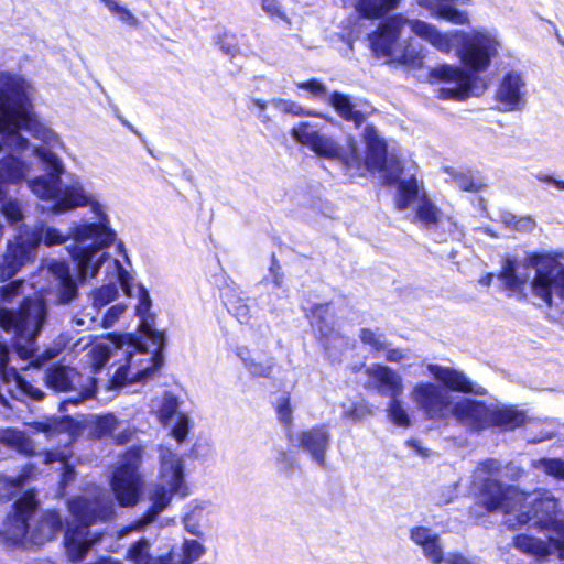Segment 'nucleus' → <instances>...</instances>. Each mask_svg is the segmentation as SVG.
Here are the masks:
<instances>
[{"label":"nucleus","mask_w":564,"mask_h":564,"mask_svg":"<svg viewBox=\"0 0 564 564\" xmlns=\"http://www.w3.org/2000/svg\"><path fill=\"white\" fill-rule=\"evenodd\" d=\"M500 42L487 32L473 31L463 34V42L456 50L462 66L443 64L431 70V76L444 83H455L454 87H441L437 97L443 100L465 101L474 95V89H486L487 85L477 74L486 72L494 58L499 55Z\"/></svg>","instance_id":"nucleus-1"},{"label":"nucleus","mask_w":564,"mask_h":564,"mask_svg":"<svg viewBox=\"0 0 564 564\" xmlns=\"http://www.w3.org/2000/svg\"><path fill=\"white\" fill-rule=\"evenodd\" d=\"M39 501L31 490L24 491L12 505V510L3 522L4 531L14 541L28 539L32 544L42 545L56 539L64 529L65 521L62 514L54 509L42 512L31 527Z\"/></svg>","instance_id":"nucleus-2"},{"label":"nucleus","mask_w":564,"mask_h":564,"mask_svg":"<svg viewBox=\"0 0 564 564\" xmlns=\"http://www.w3.org/2000/svg\"><path fill=\"white\" fill-rule=\"evenodd\" d=\"M42 239V229L22 225L12 239L8 240L6 250L0 257V282H7L0 285V301L9 303L21 293L23 280L11 279L25 263L34 260L36 248Z\"/></svg>","instance_id":"nucleus-3"},{"label":"nucleus","mask_w":564,"mask_h":564,"mask_svg":"<svg viewBox=\"0 0 564 564\" xmlns=\"http://www.w3.org/2000/svg\"><path fill=\"white\" fill-rule=\"evenodd\" d=\"M151 306L152 302L148 290L143 285H140L139 301L135 305V314L140 318V323L138 325V332L140 335L134 333L108 335V338H110L118 347L128 345L132 347L134 351L141 354L148 352V347L143 343L142 336H145L152 341L154 350L150 357L151 365L137 373L139 379L160 369L164 362L163 350L165 348V335L164 332L154 329V315L150 313Z\"/></svg>","instance_id":"nucleus-4"},{"label":"nucleus","mask_w":564,"mask_h":564,"mask_svg":"<svg viewBox=\"0 0 564 564\" xmlns=\"http://www.w3.org/2000/svg\"><path fill=\"white\" fill-rule=\"evenodd\" d=\"M525 260L534 269L530 282L533 295L549 307L553 305L554 295L564 300V263L561 262V254L533 251L527 254Z\"/></svg>","instance_id":"nucleus-5"},{"label":"nucleus","mask_w":564,"mask_h":564,"mask_svg":"<svg viewBox=\"0 0 564 564\" xmlns=\"http://www.w3.org/2000/svg\"><path fill=\"white\" fill-rule=\"evenodd\" d=\"M46 317V306L42 299L25 296L17 310L0 307V328L23 338L37 332Z\"/></svg>","instance_id":"nucleus-6"},{"label":"nucleus","mask_w":564,"mask_h":564,"mask_svg":"<svg viewBox=\"0 0 564 564\" xmlns=\"http://www.w3.org/2000/svg\"><path fill=\"white\" fill-rule=\"evenodd\" d=\"M44 382L55 392H77L76 399L68 400L73 404L91 399L97 392V380L94 377L85 376L75 367L61 362H53L45 369Z\"/></svg>","instance_id":"nucleus-7"},{"label":"nucleus","mask_w":564,"mask_h":564,"mask_svg":"<svg viewBox=\"0 0 564 564\" xmlns=\"http://www.w3.org/2000/svg\"><path fill=\"white\" fill-rule=\"evenodd\" d=\"M412 400L425 419L447 422L453 415V402L449 393L434 382L416 383L411 391Z\"/></svg>","instance_id":"nucleus-8"},{"label":"nucleus","mask_w":564,"mask_h":564,"mask_svg":"<svg viewBox=\"0 0 564 564\" xmlns=\"http://www.w3.org/2000/svg\"><path fill=\"white\" fill-rule=\"evenodd\" d=\"M68 511L76 522L75 527L84 530L95 523L112 519L115 510L111 501L102 497L75 496L68 501Z\"/></svg>","instance_id":"nucleus-9"},{"label":"nucleus","mask_w":564,"mask_h":564,"mask_svg":"<svg viewBox=\"0 0 564 564\" xmlns=\"http://www.w3.org/2000/svg\"><path fill=\"white\" fill-rule=\"evenodd\" d=\"M406 23L408 19L402 13H393L382 19L377 29L369 34L372 54L378 58H391L393 46Z\"/></svg>","instance_id":"nucleus-10"},{"label":"nucleus","mask_w":564,"mask_h":564,"mask_svg":"<svg viewBox=\"0 0 564 564\" xmlns=\"http://www.w3.org/2000/svg\"><path fill=\"white\" fill-rule=\"evenodd\" d=\"M455 420L469 432L480 433L490 429L491 405L485 401L462 398L453 405Z\"/></svg>","instance_id":"nucleus-11"},{"label":"nucleus","mask_w":564,"mask_h":564,"mask_svg":"<svg viewBox=\"0 0 564 564\" xmlns=\"http://www.w3.org/2000/svg\"><path fill=\"white\" fill-rule=\"evenodd\" d=\"M24 118L22 105L14 100L9 91L0 90V133L6 140L13 141L21 148L28 145V140L18 131Z\"/></svg>","instance_id":"nucleus-12"},{"label":"nucleus","mask_w":564,"mask_h":564,"mask_svg":"<svg viewBox=\"0 0 564 564\" xmlns=\"http://www.w3.org/2000/svg\"><path fill=\"white\" fill-rule=\"evenodd\" d=\"M427 370L447 392L453 391L479 397H484L488 393L487 389L475 384L460 369L438 364H430Z\"/></svg>","instance_id":"nucleus-13"},{"label":"nucleus","mask_w":564,"mask_h":564,"mask_svg":"<svg viewBox=\"0 0 564 564\" xmlns=\"http://www.w3.org/2000/svg\"><path fill=\"white\" fill-rule=\"evenodd\" d=\"M35 185L42 186L44 197L54 199L52 210L56 214L85 207L89 204V197L82 186L70 185L59 189L46 180L36 181Z\"/></svg>","instance_id":"nucleus-14"},{"label":"nucleus","mask_w":564,"mask_h":564,"mask_svg":"<svg viewBox=\"0 0 564 564\" xmlns=\"http://www.w3.org/2000/svg\"><path fill=\"white\" fill-rule=\"evenodd\" d=\"M291 134L297 143L310 148L322 158L335 160L338 155V144L319 133L318 130L313 129V126L307 121L294 126Z\"/></svg>","instance_id":"nucleus-15"},{"label":"nucleus","mask_w":564,"mask_h":564,"mask_svg":"<svg viewBox=\"0 0 564 564\" xmlns=\"http://www.w3.org/2000/svg\"><path fill=\"white\" fill-rule=\"evenodd\" d=\"M365 373L370 386L382 397L400 398L403 393L402 377L391 367L383 364H372Z\"/></svg>","instance_id":"nucleus-16"},{"label":"nucleus","mask_w":564,"mask_h":564,"mask_svg":"<svg viewBox=\"0 0 564 564\" xmlns=\"http://www.w3.org/2000/svg\"><path fill=\"white\" fill-rule=\"evenodd\" d=\"M297 440L300 448L310 453L318 465H325V456L330 442V433L326 424H318L301 431Z\"/></svg>","instance_id":"nucleus-17"},{"label":"nucleus","mask_w":564,"mask_h":564,"mask_svg":"<svg viewBox=\"0 0 564 564\" xmlns=\"http://www.w3.org/2000/svg\"><path fill=\"white\" fill-rule=\"evenodd\" d=\"M366 145L365 151V170L369 172H381L387 167L388 145L380 138L377 128L373 124H367L362 132Z\"/></svg>","instance_id":"nucleus-18"},{"label":"nucleus","mask_w":564,"mask_h":564,"mask_svg":"<svg viewBox=\"0 0 564 564\" xmlns=\"http://www.w3.org/2000/svg\"><path fill=\"white\" fill-rule=\"evenodd\" d=\"M330 305L332 302L314 303L304 311V316L315 332L316 339L324 345L336 335L334 324L329 321Z\"/></svg>","instance_id":"nucleus-19"},{"label":"nucleus","mask_w":564,"mask_h":564,"mask_svg":"<svg viewBox=\"0 0 564 564\" xmlns=\"http://www.w3.org/2000/svg\"><path fill=\"white\" fill-rule=\"evenodd\" d=\"M497 278L502 282L503 290L508 296H516L520 301H527L528 279L518 272V260L516 257H505Z\"/></svg>","instance_id":"nucleus-20"},{"label":"nucleus","mask_w":564,"mask_h":564,"mask_svg":"<svg viewBox=\"0 0 564 564\" xmlns=\"http://www.w3.org/2000/svg\"><path fill=\"white\" fill-rule=\"evenodd\" d=\"M524 83L519 74L507 73L496 91V99L502 105L505 111H513L523 104L522 88Z\"/></svg>","instance_id":"nucleus-21"},{"label":"nucleus","mask_w":564,"mask_h":564,"mask_svg":"<svg viewBox=\"0 0 564 564\" xmlns=\"http://www.w3.org/2000/svg\"><path fill=\"white\" fill-rule=\"evenodd\" d=\"M142 487L141 476L115 473L111 488L121 507H133L140 500Z\"/></svg>","instance_id":"nucleus-22"},{"label":"nucleus","mask_w":564,"mask_h":564,"mask_svg":"<svg viewBox=\"0 0 564 564\" xmlns=\"http://www.w3.org/2000/svg\"><path fill=\"white\" fill-rule=\"evenodd\" d=\"M0 381L3 383L14 382L19 390L33 401H41L45 393L37 387H34L15 368L9 367V352L6 348L0 351Z\"/></svg>","instance_id":"nucleus-23"},{"label":"nucleus","mask_w":564,"mask_h":564,"mask_svg":"<svg viewBox=\"0 0 564 564\" xmlns=\"http://www.w3.org/2000/svg\"><path fill=\"white\" fill-rule=\"evenodd\" d=\"M88 530L80 527H67L64 532V546L67 557L72 562H79L84 560L98 538L89 539Z\"/></svg>","instance_id":"nucleus-24"},{"label":"nucleus","mask_w":564,"mask_h":564,"mask_svg":"<svg viewBox=\"0 0 564 564\" xmlns=\"http://www.w3.org/2000/svg\"><path fill=\"white\" fill-rule=\"evenodd\" d=\"M527 423L524 411L514 405H491L490 429L501 432L514 431Z\"/></svg>","instance_id":"nucleus-25"},{"label":"nucleus","mask_w":564,"mask_h":564,"mask_svg":"<svg viewBox=\"0 0 564 564\" xmlns=\"http://www.w3.org/2000/svg\"><path fill=\"white\" fill-rule=\"evenodd\" d=\"M24 177L23 162L12 154L0 159V203L7 200L10 185L20 183Z\"/></svg>","instance_id":"nucleus-26"},{"label":"nucleus","mask_w":564,"mask_h":564,"mask_svg":"<svg viewBox=\"0 0 564 564\" xmlns=\"http://www.w3.org/2000/svg\"><path fill=\"white\" fill-rule=\"evenodd\" d=\"M355 12L359 19L382 20L397 10L403 0H355ZM346 6L347 0H343Z\"/></svg>","instance_id":"nucleus-27"},{"label":"nucleus","mask_w":564,"mask_h":564,"mask_svg":"<svg viewBox=\"0 0 564 564\" xmlns=\"http://www.w3.org/2000/svg\"><path fill=\"white\" fill-rule=\"evenodd\" d=\"M172 494L173 492H171L164 486L155 487L151 496L152 503L144 512L142 518L123 528L121 532L123 533L132 530H140L145 523L152 521L159 513L169 507L172 500Z\"/></svg>","instance_id":"nucleus-28"},{"label":"nucleus","mask_w":564,"mask_h":564,"mask_svg":"<svg viewBox=\"0 0 564 564\" xmlns=\"http://www.w3.org/2000/svg\"><path fill=\"white\" fill-rule=\"evenodd\" d=\"M73 235L78 241L94 239V243L99 247H109L116 238L115 231L100 223L77 225L73 229Z\"/></svg>","instance_id":"nucleus-29"},{"label":"nucleus","mask_w":564,"mask_h":564,"mask_svg":"<svg viewBox=\"0 0 564 564\" xmlns=\"http://www.w3.org/2000/svg\"><path fill=\"white\" fill-rule=\"evenodd\" d=\"M104 247H99V245H90L87 247L78 248L73 253V259L76 262L78 275L80 279H85L87 275L94 278L98 274L101 262L104 261L106 254H101L100 258L93 262L95 254L102 249Z\"/></svg>","instance_id":"nucleus-30"},{"label":"nucleus","mask_w":564,"mask_h":564,"mask_svg":"<svg viewBox=\"0 0 564 564\" xmlns=\"http://www.w3.org/2000/svg\"><path fill=\"white\" fill-rule=\"evenodd\" d=\"M343 165V169L351 177L365 175V161L355 138H349L345 149L338 147V155L335 158Z\"/></svg>","instance_id":"nucleus-31"},{"label":"nucleus","mask_w":564,"mask_h":564,"mask_svg":"<svg viewBox=\"0 0 564 564\" xmlns=\"http://www.w3.org/2000/svg\"><path fill=\"white\" fill-rule=\"evenodd\" d=\"M328 102L344 121L352 122L355 128H360L367 119L364 112L356 109L348 95L333 91Z\"/></svg>","instance_id":"nucleus-32"},{"label":"nucleus","mask_w":564,"mask_h":564,"mask_svg":"<svg viewBox=\"0 0 564 564\" xmlns=\"http://www.w3.org/2000/svg\"><path fill=\"white\" fill-rule=\"evenodd\" d=\"M417 3L420 7L427 9L435 19L444 20L455 25L469 24L468 13L455 8L453 4L440 2L433 6L431 0H419Z\"/></svg>","instance_id":"nucleus-33"},{"label":"nucleus","mask_w":564,"mask_h":564,"mask_svg":"<svg viewBox=\"0 0 564 564\" xmlns=\"http://www.w3.org/2000/svg\"><path fill=\"white\" fill-rule=\"evenodd\" d=\"M126 560L133 564H173L172 553L153 557L150 554V542L147 538H140L128 549Z\"/></svg>","instance_id":"nucleus-34"},{"label":"nucleus","mask_w":564,"mask_h":564,"mask_svg":"<svg viewBox=\"0 0 564 564\" xmlns=\"http://www.w3.org/2000/svg\"><path fill=\"white\" fill-rule=\"evenodd\" d=\"M512 544L521 553L539 560L550 556L553 551L552 549H554L551 544V540L545 542L539 538L524 533L514 535Z\"/></svg>","instance_id":"nucleus-35"},{"label":"nucleus","mask_w":564,"mask_h":564,"mask_svg":"<svg viewBox=\"0 0 564 564\" xmlns=\"http://www.w3.org/2000/svg\"><path fill=\"white\" fill-rule=\"evenodd\" d=\"M480 494L482 497V506L487 511H495L502 507L507 495L502 488V485L497 479H485L482 482Z\"/></svg>","instance_id":"nucleus-36"},{"label":"nucleus","mask_w":564,"mask_h":564,"mask_svg":"<svg viewBox=\"0 0 564 564\" xmlns=\"http://www.w3.org/2000/svg\"><path fill=\"white\" fill-rule=\"evenodd\" d=\"M55 275L58 278V299L61 303H69L78 295V288L74 281L68 264L65 262L57 263L54 269Z\"/></svg>","instance_id":"nucleus-37"},{"label":"nucleus","mask_w":564,"mask_h":564,"mask_svg":"<svg viewBox=\"0 0 564 564\" xmlns=\"http://www.w3.org/2000/svg\"><path fill=\"white\" fill-rule=\"evenodd\" d=\"M37 430L48 434L75 435L79 430V423L70 415L53 416L39 422Z\"/></svg>","instance_id":"nucleus-38"},{"label":"nucleus","mask_w":564,"mask_h":564,"mask_svg":"<svg viewBox=\"0 0 564 564\" xmlns=\"http://www.w3.org/2000/svg\"><path fill=\"white\" fill-rule=\"evenodd\" d=\"M442 217V212L429 198L426 193H422L419 197V205L415 208V218L426 228L435 227L438 225Z\"/></svg>","instance_id":"nucleus-39"},{"label":"nucleus","mask_w":564,"mask_h":564,"mask_svg":"<svg viewBox=\"0 0 564 564\" xmlns=\"http://www.w3.org/2000/svg\"><path fill=\"white\" fill-rule=\"evenodd\" d=\"M420 185L415 175L399 182L395 195V207L398 210H405L411 203L420 197Z\"/></svg>","instance_id":"nucleus-40"},{"label":"nucleus","mask_w":564,"mask_h":564,"mask_svg":"<svg viewBox=\"0 0 564 564\" xmlns=\"http://www.w3.org/2000/svg\"><path fill=\"white\" fill-rule=\"evenodd\" d=\"M236 355L241 359L245 367L249 370V372L257 378H270L272 376L274 362L273 359L270 358L268 362L260 364L256 362L251 358V351L246 346H239L236 349Z\"/></svg>","instance_id":"nucleus-41"},{"label":"nucleus","mask_w":564,"mask_h":564,"mask_svg":"<svg viewBox=\"0 0 564 564\" xmlns=\"http://www.w3.org/2000/svg\"><path fill=\"white\" fill-rule=\"evenodd\" d=\"M0 442L20 453L32 455L34 448L31 440L20 430L9 427L0 435Z\"/></svg>","instance_id":"nucleus-42"},{"label":"nucleus","mask_w":564,"mask_h":564,"mask_svg":"<svg viewBox=\"0 0 564 564\" xmlns=\"http://www.w3.org/2000/svg\"><path fill=\"white\" fill-rule=\"evenodd\" d=\"M142 447L141 446H132L129 447L122 455L119 467L116 473L141 476L139 469L142 464Z\"/></svg>","instance_id":"nucleus-43"},{"label":"nucleus","mask_w":564,"mask_h":564,"mask_svg":"<svg viewBox=\"0 0 564 564\" xmlns=\"http://www.w3.org/2000/svg\"><path fill=\"white\" fill-rule=\"evenodd\" d=\"M463 34H465V31L443 33L437 30L430 43L440 52L448 54L454 46L459 47L462 45Z\"/></svg>","instance_id":"nucleus-44"},{"label":"nucleus","mask_w":564,"mask_h":564,"mask_svg":"<svg viewBox=\"0 0 564 564\" xmlns=\"http://www.w3.org/2000/svg\"><path fill=\"white\" fill-rule=\"evenodd\" d=\"M118 425L116 416L111 413L97 416L90 427L91 435L100 440L106 436L112 435Z\"/></svg>","instance_id":"nucleus-45"},{"label":"nucleus","mask_w":564,"mask_h":564,"mask_svg":"<svg viewBox=\"0 0 564 564\" xmlns=\"http://www.w3.org/2000/svg\"><path fill=\"white\" fill-rule=\"evenodd\" d=\"M225 305L227 311L232 314L241 324H247L250 321V307L240 296L236 294L227 295Z\"/></svg>","instance_id":"nucleus-46"},{"label":"nucleus","mask_w":564,"mask_h":564,"mask_svg":"<svg viewBox=\"0 0 564 564\" xmlns=\"http://www.w3.org/2000/svg\"><path fill=\"white\" fill-rule=\"evenodd\" d=\"M170 491L178 494L182 497L188 495L187 486L184 482L183 464L178 458H174L171 463Z\"/></svg>","instance_id":"nucleus-47"},{"label":"nucleus","mask_w":564,"mask_h":564,"mask_svg":"<svg viewBox=\"0 0 564 564\" xmlns=\"http://www.w3.org/2000/svg\"><path fill=\"white\" fill-rule=\"evenodd\" d=\"M387 413L389 420L399 427H409L411 425V419L403 408L400 398H390Z\"/></svg>","instance_id":"nucleus-48"},{"label":"nucleus","mask_w":564,"mask_h":564,"mask_svg":"<svg viewBox=\"0 0 564 564\" xmlns=\"http://www.w3.org/2000/svg\"><path fill=\"white\" fill-rule=\"evenodd\" d=\"M111 14L116 15L121 22L130 26H137L139 21L133 13L126 7L120 4L118 0H99Z\"/></svg>","instance_id":"nucleus-49"},{"label":"nucleus","mask_w":564,"mask_h":564,"mask_svg":"<svg viewBox=\"0 0 564 564\" xmlns=\"http://www.w3.org/2000/svg\"><path fill=\"white\" fill-rule=\"evenodd\" d=\"M206 552L205 546L197 540H185L182 545L180 564H192L199 560Z\"/></svg>","instance_id":"nucleus-50"},{"label":"nucleus","mask_w":564,"mask_h":564,"mask_svg":"<svg viewBox=\"0 0 564 564\" xmlns=\"http://www.w3.org/2000/svg\"><path fill=\"white\" fill-rule=\"evenodd\" d=\"M453 181L465 192H479L485 187L481 180L475 176L470 171L455 173Z\"/></svg>","instance_id":"nucleus-51"},{"label":"nucleus","mask_w":564,"mask_h":564,"mask_svg":"<svg viewBox=\"0 0 564 564\" xmlns=\"http://www.w3.org/2000/svg\"><path fill=\"white\" fill-rule=\"evenodd\" d=\"M393 61L402 65L422 67L423 55L411 43H405L401 50L400 55Z\"/></svg>","instance_id":"nucleus-52"},{"label":"nucleus","mask_w":564,"mask_h":564,"mask_svg":"<svg viewBox=\"0 0 564 564\" xmlns=\"http://www.w3.org/2000/svg\"><path fill=\"white\" fill-rule=\"evenodd\" d=\"M178 408V400L173 394H167L164 397L160 408L156 412L158 420L163 424L166 425L171 419L175 415Z\"/></svg>","instance_id":"nucleus-53"},{"label":"nucleus","mask_w":564,"mask_h":564,"mask_svg":"<svg viewBox=\"0 0 564 564\" xmlns=\"http://www.w3.org/2000/svg\"><path fill=\"white\" fill-rule=\"evenodd\" d=\"M411 31L419 37L427 41L429 43L433 40L437 29L435 25L425 22L420 19L408 20Z\"/></svg>","instance_id":"nucleus-54"},{"label":"nucleus","mask_w":564,"mask_h":564,"mask_svg":"<svg viewBox=\"0 0 564 564\" xmlns=\"http://www.w3.org/2000/svg\"><path fill=\"white\" fill-rule=\"evenodd\" d=\"M382 335L377 334L373 329L364 327L359 330V339L364 345L370 346L376 352L386 349V343L381 339Z\"/></svg>","instance_id":"nucleus-55"},{"label":"nucleus","mask_w":564,"mask_h":564,"mask_svg":"<svg viewBox=\"0 0 564 564\" xmlns=\"http://www.w3.org/2000/svg\"><path fill=\"white\" fill-rule=\"evenodd\" d=\"M421 547L423 549L425 557H427L434 564H441L444 561V552L440 544V538L437 534H433L429 542H426V544L422 545Z\"/></svg>","instance_id":"nucleus-56"},{"label":"nucleus","mask_w":564,"mask_h":564,"mask_svg":"<svg viewBox=\"0 0 564 564\" xmlns=\"http://www.w3.org/2000/svg\"><path fill=\"white\" fill-rule=\"evenodd\" d=\"M276 107L284 113H291L292 116L302 117H319L321 115L313 110H306L293 100L279 99Z\"/></svg>","instance_id":"nucleus-57"},{"label":"nucleus","mask_w":564,"mask_h":564,"mask_svg":"<svg viewBox=\"0 0 564 564\" xmlns=\"http://www.w3.org/2000/svg\"><path fill=\"white\" fill-rule=\"evenodd\" d=\"M275 411H276V415H278V419L279 421L285 426V427H290L292 425V422H293V416H292V406H291V398L289 394H285L283 395L282 398L279 399L276 405H275Z\"/></svg>","instance_id":"nucleus-58"},{"label":"nucleus","mask_w":564,"mask_h":564,"mask_svg":"<svg viewBox=\"0 0 564 564\" xmlns=\"http://www.w3.org/2000/svg\"><path fill=\"white\" fill-rule=\"evenodd\" d=\"M118 295V290L115 283H107L97 288L94 292V302L97 305L104 306L113 301Z\"/></svg>","instance_id":"nucleus-59"},{"label":"nucleus","mask_w":564,"mask_h":564,"mask_svg":"<svg viewBox=\"0 0 564 564\" xmlns=\"http://www.w3.org/2000/svg\"><path fill=\"white\" fill-rule=\"evenodd\" d=\"M295 86L299 89L308 91L313 97H323L326 95V86L317 78H311L304 82H297Z\"/></svg>","instance_id":"nucleus-60"},{"label":"nucleus","mask_w":564,"mask_h":564,"mask_svg":"<svg viewBox=\"0 0 564 564\" xmlns=\"http://www.w3.org/2000/svg\"><path fill=\"white\" fill-rule=\"evenodd\" d=\"M126 310L127 305L123 303H117L110 306L102 316V327H110L126 312Z\"/></svg>","instance_id":"nucleus-61"},{"label":"nucleus","mask_w":564,"mask_h":564,"mask_svg":"<svg viewBox=\"0 0 564 564\" xmlns=\"http://www.w3.org/2000/svg\"><path fill=\"white\" fill-rule=\"evenodd\" d=\"M371 413V410L366 403H354L351 406L344 411L343 416L351 421H360Z\"/></svg>","instance_id":"nucleus-62"},{"label":"nucleus","mask_w":564,"mask_h":564,"mask_svg":"<svg viewBox=\"0 0 564 564\" xmlns=\"http://www.w3.org/2000/svg\"><path fill=\"white\" fill-rule=\"evenodd\" d=\"M546 474L558 479H564V460L560 458H547L543 462Z\"/></svg>","instance_id":"nucleus-63"},{"label":"nucleus","mask_w":564,"mask_h":564,"mask_svg":"<svg viewBox=\"0 0 564 564\" xmlns=\"http://www.w3.org/2000/svg\"><path fill=\"white\" fill-rule=\"evenodd\" d=\"M189 430L188 419L185 414H180L175 425L172 429V434L178 443H182L187 437Z\"/></svg>","instance_id":"nucleus-64"}]
</instances>
